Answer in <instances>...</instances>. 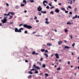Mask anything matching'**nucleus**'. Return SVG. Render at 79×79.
Wrapping results in <instances>:
<instances>
[{
	"label": "nucleus",
	"instance_id": "f257e3e1",
	"mask_svg": "<svg viewBox=\"0 0 79 79\" xmlns=\"http://www.w3.org/2000/svg\"><path fill=\"white\" fill-rule=\"evenodd\" d=\"M4 18L3 19H2L1 20L2 23H3V24H5V23H6V22L7 21V19L6 18H8L7 17H4Z\"/></svg>",
	"mask_w": 79,
	"mask_h": 79
},
{
	"label": "nucleus",
	"instance_id": "f03ea898",
	"mask_svg": "<svg viewBox=\"0 0 79 79\" xmlns=\"http://www.w3.org/2000/svg\"><path fill=\"white\" fill-rule=\"evenodd\" d=\"M23 27L29 29L32 28V26L31 25H28L27 24L23 25Z\"/></svg>",
	"mask_w": 79,
	"mask_h": 79
},
{
	"label": "nucleus",
	"instance_id": "7ed1b4c3",
	"mask_svg": "<svg viewBox=\"0 0 79 79\" xmlns=\"http://www.w3.org/2000/svg\"><path fill=\"white\" fill-rule=\"evenodd\" d=\"M42 9L40 6H39V7L37 8V10L38 11H41V10H42Z\"/></svg>",
	"mask_w": 79,
	"mask_h": 79
},
{
	"label": "nucleus",
	"instance_id": "20e7f679",
	"mask_svg": "<svg viewBox=\"0 0 79 79\" xmlns=\"http://www.w3.org/2000/svg\"><path fill=\"white\" fill-rule=\"evenodd\" d=\"M15 32H19V30H18V28H15Z\"/></svg>",
	"mask_w": 79,
	"mask_h": 79
},
{
	"label": "nucleus",
	"instance_id": "39448f33",
	"mask_svg": "<svg viewBox=\"0 0 79 79\" xmlns=\"http://www.w3.org/2000/svg\"><path fill=\"white\" fill-rule=\"evenodd\" d=\"M47 46H48L49 47H50V46H52V44H51L50 43H47Z\"/></svg>",
	"mask_w": 79,
	"mask_h": 79
},
{
	"label": "nucleus",
	"instance_id": "423d86ee",
	"mask_svg": "<svg viewBox=\"0 0 79 79\" xmlns=\"http://www.w3.org/2000/svg\"><path fill=\"white\" fill-rule=\"evenodd\" d=\"M55 11L56 13H59V12H60V10H59L58 8H57L55 9Z\"/></svg>",
	"mask_w": 79,
	"mask_h": 79
},
{
	"label": "nucleus",
	"instance_id": "0eeeda50",
	"mask_svg": "<svg viewBox=\"0 0 79 79\" xmlns=\"http://www.w3.org/2000/svg\"><path fill=\"white\" fill-rule=\"evenodd\" d=\"M55 56H56V58H59V56H58V53H56L55 54Z\"/></svg>",
	"mask_w": 79,
	"mask_h": 79
},
{
	"label": "nucleus",
	"instance_id": "6e6552de",
	"mask_svg": "<svg viewBox=\"0 0 79 79\" xmlns=\"http://www.w3.org/2000/svg\"><path fill=\"white\" fill-rule=\"evenodd\" d=\"M65 48H67V49H69L70 48H71L70 47H69V46H65L64 47Z\"/></svg>",
	"mask_w": 79,
	"mask_h": 79
},
{
	"label": "nucleus",
	"instance_id": "1a4fd4ad",
	"mask_svg": "<svg viewBox=\"0 0 79 79\" xmlns=\"http://www.w3.org/2000/svg\"><path fill=\"white\" fill-rule=\"evenodd\" d=\"M77 15H76L75 16L73 17L72 19H75V18H77Z\"/></svg>",
	"mask_w": 79,
	"mask_h": 79
},
{
	"label": "nucleus",
	"instance_id": "9d476101",
	"mask_svg": "<svg viewBox=\"0 0 79 79\" xmlns=\"http://www.w3.org/2000/svg\"><path fill=\"white\" fill-rule=\"evenodd\" d=\"M62 41H59L58 42V44L59 45H60V44H62Z\"/></svg>",
	"mask_w": 79,
	"mask_h": 79
},
{
	"label": "nucleus",
	"instance_id": "9b49d317",
	"mask_svg": "<svg viewBox=\"0 0 79 79\" xmlns=\"http://www.w3.org/2000/svg\"><path fill=\"white\" fill-rule=\"evenodd\" d=\"M10 12H9L7 14H4V16H9L10 15Z\"/></svg>",
	"mask_w": 79,
	"mask_h": 79
},
{
	"label": "nucleus",
	"instance_id": "f8f14e48",
	"mask_svg": "<svg viewBox=\"0 0 79 79\" xmlns=\"http://www.w3.org/2000/svg\"><path fill=\"white\" fill-rule=\"evenodd\" d=\"M15 8H16V9H19V6H15Z\"/></svg>",
	"mask_w": 79,
	"mask_h": 79
},
{
	"label": "nucleus",
	"instance_id": "ddd939ff",
	"mask_svg": "<svg viewBox=\"0 0 79 79\" xmlns=\"http://www.w3.org/2000/svg\"><path fill=\"white\" fill-rule=\"evenodd\" d=\"M35 68H36L37 70H39V69L40 70V68L39 67L36 66Z\"/></svg>",
	"mask_w": 79,
	"mask_h": 79
},
{
	"label": "nucleus",
	"instance_id": "4468645a",
	"mask_svg": "<svg viewBox=\"0 0 79 79\" xmlns=\"http://www.w3.org/2000/svg\"><path fill=\"white\" fill-rule=\"evenodd\" d=\"M21 30H23V28H21L19 29V32H21Z\"/></svg>",
	"mask_w": 79,
	"mask_h": 79
},
{
	"label": "nucleus",
	"instance_id": "2eb2a0df",
	"mask_svg": "<svg viewBox=\"0 0 79 79\" xmlns=\"http://www.w3.org/2000/svg\"><path fill=\"white\" fill-rule=\"evenodd\" d=\"M36 67H37V66H36L35 65V64H34L33 65L32 68H33V69H34V68H36Z\"/></svg>",
	"mask_w": 79,
	"mask_h": 79
},
{
	"label": "nucleus",
	"instance_id": "dca6fc26",
	"mask_svg": "<svg viewBox=\"0 0 79 79\" xmlns=\"http://www.w3.org/2000/svg\"><path fill=\"white\" fill-rule=\"evenodd\" d=\"M41 12L42 13H43V14H46V13H47V12L45 11H44V12L43 11H41Z\"/></svg>",
	"mask_w": 79,
	"mask_h": 79
},
{
	"label": "nucleus",
	"instance_id": "f3484780",
	"mask_svg": "<svg viewBox=\"0 0 79 79\" xmlns=\"http://www.w3.org/2000/svg\"><path fill=\"white\" fill-rule=\"evenodd\" d=\"M23 3H25V4H26V1L25 0H23Z\"/></svg>",
	"mask_w": 79,
	"mask_h": 79
},
{
	"label": "nucleus",
	"instance_id": "a211bd4d",
	"mask_svg": "<svg viewBox=\"0 0 79 79\" xmlns=\"http://www.w3.org/2000/svg\"><path fill=\"white\" fill-rule=\"evenodd\" d=\"M10 14H11V15H15V12H10Z\"/></svg>",
	"mask_w": 79,
	"mask_h": 79
},
{
	"label": "nucleus",
	"instance_id": "6ab92c4d",
	"mask_svg": "<svg viewBox=\"0 0 79 79\" xmlns=\"http://www.w3.org/2000/svg\"><path fill=\"white\" fill-rule=\"evenodd\" d=\"M60 69H61V68L60 67H59V68L57 69V71H60Z\"/></svg>",
	"mask_w": 79,
	"mask_h": 79
},
{
	"label": "nucleus",
	"instance_id": "aec40b11",
	"mask_svg": "<svg viewBox=\"0 0 79 79\" xmlns=\"http://www.w3.org/2000/svg\"><path fill=\"white\" fill-rule=\"evenodd\" d=\"M61 10H63V11H65V8H64L63 7H62L61 9Z\"/></svg>",
	"mask_w": 79,
	"mask_h": 79
},
{
	"label": "nucleus",
	"instance_id": "412c9836",
	"mask_svg": "<svg viewBox=\"0 0 79 79\" xmlns=\"http://www.w3.org/2000/svg\"><path fill=\"white\" fill-rule=\"evenodd\" d=\"M25 5L24 4H21L20 5V6H21V7H23V6H24Z\"/></svg>",
	"mask_w": 79,
	"mask_h": 79
},
{
	"label": "nucleus",
	"instance_id": "4be33fe9",
	"mask_svg": "<svg viewBox=\"0 0 79 79\" xmlns=\"http://www.w3.org/2000/svg\"><path fill=\"white\" fill-rule=\"evenodd\" d=\"M45 66H46V65H45V64H42V67L43 68H45Z\"/></svg>",
	"mask_w": 79,
	"mask_h": 79
},
{
	"label": "nucleus",
	"instance_id": "5701e85b",
	"mask_svg": "<svg viewBox=\"0 0 79 79\" xmlns=\"http://www.w3.org/2000/svg\"><path fill=\"white\" fill-rule=\"evenodd\" d=\"M28 73H29V74H32L33 73H32L31 71H29Z\"/></svg>",
	"mask_w": 79,
	"mask_h": 79
},
{
	"label": "nucleus",
	"instance_id": "b1692460",
	"mask_svg": "<svg viewBox=\"0 0 79 79\" xmlns=\"http://www.w3.org/2000/svg\"><path fill=\"white\" fill-rule=\"evenodd\" d=\"M43 3H48V2H47V1L44 0L43 2Z\"/></svg>",
	"mask_w": 79,
	"mask_h": 79
},
{
	"label": "nucleus",
	"instance_id": "393cba45",
	"mask_svg": "<svg viewBox=\"0 0 79 79\" xmlns=\"http://www.w3.org/2000/svg\"><path fill=\"white\" fill-rule=\"evenodd\" d=\"M74 11L75 12H77V9L76 8H75L74 9Z\"/></svg>",
	"mask_w": 79,
	"mask_h": 79
},
{
	"label": "nucleus",
	"instance_id": "a878e982",
	"mask_svg": "<svg viewBox=\"0 0 79 79\" xmlns=\"http://www.w3.org/2000/svg\"><path fill=\"white\" fill-rule=\"evenodd\" d=\"M46 24H49V22H48V21H46L45 22Z\"/></svg>",
	"mask_w": 79,
	"mask_h": 79
},
{
	"label": "nucleus",
	"instance_id": "bb28decb",
	"mask_svg": "<svg viewBox=\"0 0 79 79\" xmlns=\"http://www.w3.org/2000/svg\"><path fill=\"white\" fill-rule=\"evenodd\" d=\"M32 55H35V52L33 51L32 52Z\"/></svg>",
	"mask_w": 79,
	"mask_h": 79
},
{
	"label": "nucleus",
	"instance_id": "cd10ccee",
	"mask_svg": "<svg viewBox=\"0 0 79 79\" xmlns=\"http://www.w3.org/2000/svg\"><path fill=\"white\" fill-rule=\"evenodd\" d=\"M35 72L34 73L35 74H37V73H38L39 72H38V71H37V70H35Z\"/></svg>",
	"mask_w": 79,
	"mask_h": 79
},
{
	"label": "nucleus",
	"instance_id": "c85d7f7f",
	"mask_svg": "<svg viewBox=\"0 0 79 79\" xmlns=\"http://www.w3.org/2000/svg\"><path fill=\"white\" fill-rule=\"evenodd\" d=\"M67 24H69V25H71V23H70L69 22L67 23Z\"/></svg>",
	"mask_w": 79,
	"mask_h": 79
},
{
	"label": "nucleus",
	"instance_id": "c756f323",
	"mask_svg": "<svg viewBox=\"0 0 79 79\" xmlns=\"http://www.w3.org/2000/svg\"><path fill=\"white\" fill-rule=\"evenodd\" d=\"M31 71H36V69H34V68L32 69H31Z\"/></svg>",
	"mask_w": 79,
	"mask_h": 79
},
{
	"label": "nucleus",
	"instance_id": "7c9ffc66",
	"mask_svg": "<svg viewBox=\"0 0 79 79\" xmlns=\"http://www.w3.org/2000/svg\"><path fill=\"white\" fill-rule=\"evenodd\" d=\"M44 55L45 56H46V57H48V54H46V53H45V54H44Z\"/></svg>",
	"mask_w": 79,
	"mask_h": 79
},
{
	"label": "nucleus",
	"instance_id": "2f4dec72",
	"mask_svg": "<svg viewBox=\"0 0 79 79\" xmlns=\"http://www.w3.org/2000/svg\"><path fill=\"white\" fill-rule=\"evenodd\" d=\"M29 1L31 2V3H33V2H34V0H30Z\"/></svg>",
	"mask_w": 79,
	"mask_h": 79
},
{
	"label": "nucleus",
	"instance_id": "473e14b6",
	"mask_svg": "<svg viewBox=\"0 0 79 79\" xmlns=\"http://www.w3.org/2000/svg\"><path fill=\"white\" fill-rule=\"evenodd\" d=\"M45 76H46V77H48V73H46L45 74Z\"/></svg>",
	"mask_w": 79,
	"mask_h": 79
},
{
	"label": "nucleus",
	"instance_id": "72a5a7b5",
	"mask_svg": "<svg viewBox=\"0 0 79 79\" xmlns=\"http://www.w3.org/2000/svg\"><path fill=\"white\" fill-rule=\"evenodd\" d=\"M44 51H45V49H41V52H44Z\"/></svg>",
	"mask_w": 79,
	"mask_h": 79
},
{
	"label": "nucleus",
	"instance_id": "f704fd0d",
	"mask_svg": "<svg viewBox=\"0 0 79 79\" xmlns=\"http://www.w3.org/2000/svg\"><path fill=\"white\" fill-rule=\"evenodd\" d=\"M31 77L32 75H30L28 77V79H29V78H31Z\"/></svg>",
	"mask_w": 79,
	"mask_h": 79
},
{
	"label": "nucleus",
	"instance_id": "c9c22d12",
	"mask_svg": "<svg viewBox=\"0 0 79 79\" xmlns=\"http://www.w3.org/2000/svg\"><path fill=\"white\" fill-rule=\"evenodd\" d=\"M52 3V2H50V4L49 3L48 4L50 6H52V4H51Z\"/></svg>",
	"mask_w": 79,
	"mask_h": 79
},
{
	"label": "nucleus",
	"instance_id": "e433bc0d",
	"mask_svg": "<svg viewBox=\"0 0 79 79\" xmlns=\"http://www.w3.org/2000/svg\"><path fill=\"white\" fill-rule=\"evenodd\" d=\"M64 31H65V32L66 33V32H68V30H67V29H65Z\"/></svg>",
	"mask_w": 79,
	"mask_h": 79
},
{
	"label": "nucleus",
	"instance_id": "4c0bfd02",
	"mask_svg": "<svg viewBox=\"0 0 79 79\" xmlns=\"http://www.w3.org/2000/svg\"><path fill=\"white\" fill-rule=\"evenodd\" d=\"M54 13H53V11H51V12H50V14H52V15H53Z\"/></svg>",
	"mask_w": 79,
	"mask_h": 79
},
{
	"label": "nucleus",
	"instance_id": "58836bf2",
	"mask_svg": "<svg viewBox=\"0 0 79 79\" xmlns=\"http://www.w3.org/2000/svg\"><path fill=\"white\" fill-rule=\"evenodd\" d=\"M74 45H75V43H73V44H72V46L73 47H74Z\"/></svg>",
	"mask_w": 79,
	"mask_h": 79
},
{
	"label": "nucleus",
	"instance_id": "ea45409f",
	"mask_svg": "<svg viewBox=\"0 0 79 79\" xmlns=\"http://www.w3.org/2000/svg\"><path fill=\"white\" fill-rule=\"evenodd\" d=\"M47 9H49L50 8V7H49V6H47L46 7Z\"/></svg>",
	"mask_w": 79,
	"mask_h": 79
},
{
	"label": "nucleus",
	"instance_id": "a19ab883",
	"mask_svg": "<svg viewBox=\"0 0 79 79\" xmlns=\"http://www.w3.org/2000/svg\"><path fill=\"white\" fill-rule=\"evenodd\" d=\"M37 19V17L36 16H35V18H34V19L35 20H36Z\"/></svg>",
	"mask_w": 79,
	"mask_h": 79
},
{
	"label": "nucleus",
	"instance_id": "79ce46f5",
	"mask_svg": "<svg viewBox=\"0 0 79 79\" xmlns=\"http://www.w3.org/2000/svg\"><path fill=\"white\" fill-rule=\"evenodd\" d=\"M38 15H39L40 16V15H41V13L40 12H38Z\"/></svg>",
	"mask_w": 79,
	"mask_h": 79
},
{
	"label": "nucleus",
	"instance_id": "37998d69",
	"mask_svg": "<svg viewBox=\"0 0 79 79\" xmlns=\"http://www.w3.org/2000/svg\"><path fill=\"white\" fill-rule=\"evenodd\" d=\"M25 34H27V31H24Z\"/></svg>",
	"mask_w": 79,
	"mask_h": 79
},
{
	"label": "nucleus",
	"instance_id": "c03bdc74",
	"mask_svg": "<svg viewBox=\"0 0 79 79\" xmlns=\"http://www.w3.org/2000/svg\"><path fill=\"white\" fill-rule=\"evenodd\" d=\"M54 8V6H53L51 7H50V9H52L53 8Z\"/></svg>",
	"mask_w": 79,
	"mask_h": 79
},
{
	"label": "nucleus",
	"instance_id": "a18cd8bd",
	"mask_svg": "<svg viewBox=\"0 0 79 79\" xmlns=\"http://www.w3.org/2000/svg\"><path fill=\"white\" fill-rule=\"evenodd\" d=\"M13 16H11L10 15V18H9V19H11L12 18Z\"/></svg>",
	"mask_w": 79,
	"mask_h": 79
},
{
	"label": "nucleus",
	"instance_id": "49530a36",
	"mask_svg": "<svg viewBox=\"0 0 79 79\" xmlns=\"http://www.w3.org/2000/svg\"><path fill=\"white\" fill-rule=\"evenodd\" d=\"M6 5L7 6H9V4H8V3H6Z\"/></svg>",
	"mask_w": 79,
	"mask_h": 79
},
{
	"label": "nucleus",
	"instance_id": "de8ad7c7",
	"mask_svg": "<svg viewBox=\"0 0 79 79\" xmlns=\"http://www.w3.org/2000/svg\"><path fill=\"white\" fill-rule=\"evenodd\" d=\"M69 8V9H71V7L70 6H68Z\"/></svg>",
	"mask_w": 79,
	"mask_h": 79
},
{
	"label": "nucleus",
	"instance_id": "09e8293b",
	"mask_svg": "<svg viewBox=\"0 0 79 79\" xmlns=\"http://www.w3.org/2000/svg\"><path fill=\"white\" fill-rule=\"evenodd\" d=\"M44 6H47V5L45 4L44 2H43Z\"/></svg>",
	"mask_w": 79,
	"mask_h": 79
},
{
	"label": "nucleus",
	"instance_id": "8fccbe9b",
	"mask_svg": "<svg viewBox=\"0 0 79 79\" xmlns=\"http://www.w3.org/2000/svg\"><path fill=\"white\" fill-rule=\"evenodd\" d=\"M36 23H38V22H39V21L38 20H36Z\"/></svg>",
	"mask_w": 79,
	"mask_h": 79
},
{
	"label": "nucleus",
	"instance_id": "3c124183",
	"mask_svg": "<svg viewBox=\"0 0 79 79\" xmlns=\"http://www.w3.org/2000/svg\"><path fill=\"white\" fill-rule=\"evenodd\" d=\"M69 14L70 15H72V14H73V13H72V12H70L69 13Z\"/></svg>",
	"mask_w": 79,
	"mask_h": 79
},
{
	"label": "nucleus",
	"instance_id": "603ef678",
	"mask_svg": "<svg viewBox=\"0 0 79 79\" xmlns=\"http://www.w3.org/2000/svg\"><path fill=\"white\" fill-rule=\"evenodd\" d=\"M65 13H68V11H66L65 10Z\"/></svg>",
	"mask_w": 79,
	"mask_h": 79
},
{
	"label": "nucleus",
	"instance_id": "864d4df0",
	"mask_svg": "<svg viewBox=\"0 0 79 79\" xmlns=\"http://www.w3.org/2000/svg\"><path fill=\"white\" fill-rule=\"evenodd\" d=\"M69 18H71L72 17V15H69Z\"/></svg>",
	"mask_w": 79,
	"mask_h": 79
},
{
	"label": "nucleus",
	"instance_id": "5fc2aeb1",
	"mask_svg": "<svg viewBox=\"0 0 79 79\" xmlns=\"http://www.w3.org/2000/svg\"><path fill=\"white\" fill-rule=\"evenodd\" d=\"M68 64H70V62L69 61H68Z\"/></svg>",
	"mask_w": 79,
	"mask_h": 79
},
{
	"label": "nucleus",
	"instance_id": "6e6d98bb",
	"mask_svg": "<svg viewBox=\"0 0 79 79\" xmlns=\"http://www.w3.org/2000/svg\"><path fill=\"white\" fill-rule=\"evenodd\" d=\"M54 31H55V32H57V31L56 29L54 30Z\"/></svg>",
	"mask_w": 79,
	"mask_h": 79
},
{
	"label": "nucleus",
	"instance_id": "4d7b16f0",
	"mask_svg": "<svg viewBox=\"0 0 79 79\" xmlns=\"http://www.w3.org/2000/svg\"><path fill=\"white\" fill-rule=\"evenodd\" d=\"M45 52H47V53H48V50H45Z\"/></svg>",
	"mask_w": 79,
	"mask_h": 79
},
{
	"label": "nucleus",
	"instance_id": "13d9d810",
	"mask_svg": "<svg viewBox=\"0 0 79 79\" xmlns=\"http://www.w3.org/2000/svg\"><path fill=\"white\" fill-rule=\"evenodd\" d=\"M70 37L71 39H73V36L72 35L70 36Z\"/></svg>",
	"mask_w": 79,
	"mask_h": 79
},
{
	"label": "nucleus",
	"instance_id": "bf43d9fd",
	"mask_svg": "<svg viewBox=\"0 0 79 79\" xmlns=\"http://www.w3.org/2000/svg\"><path fill=\"white\" fill-rule=\"evenodd\" d=\"M10 24H13V22H11L10 23Z\"/></svg>",
	"mask_w": 79,
	"mask_h": 79
},
{
	"label": "nucleus",
	"instance_id": "052dcab7",
	"mask_svg": "<svg viewBox=\"0 0 79 79\" xmlns=\"http://www.w3.org/2000/svg\"><path fill=\"white\" fill-rule=\"evenodd\" d=\"M25 62H26V63H27V62H28V60H25Z\"/></svg>",
	"mask_w": 79,
	"mask_h": 79
},
{
	"label": "nucleus",
	"instance_id": "680f3d73",
	"mask_svg": "<svg viewBox=\"0 0 79 79\" xmlns=\"http://www.w3.org/2000/svg\"><path fill=\"white\" fill-rule=\"evenodd\" d=\"M40 61H42L43 60V58H41L40 59Z\"/></svg>",
	"mask_w": 79,
	"mask_h": 79
},
{
	"label": "nucleus",
	"instance_id": "e2e57ef3",
	"mask_svg": "<svg viewBox=\"0 0 79 79\" xmlns=\"http://www.w3.org/2000/svg\"><path fill=\"white\" fill-rule=\"evenodd\" d=\"M64 42L65 43H67V40H65L64 41Z\"/></svg>",
	"mask_w": 79,
	"mask_h": 79
},
{
	"label": "nucleus",
	"instance_id": "0e129e2a",
	"mask_svg": "<svg viewBox=\"0 0 79 79\" xmlns=\"http://www.w3.org/2000/svg\"><path fill=\"white\" fill-rule=\"evenodd\" d=\"M58 5H61V3H59Z\"/></svg>",
	"mask_w": 79,
	"mask_h": 79
},
{
	"label": "nucleus",
	"instance_id": "69168bd1",
	"mask_svg": "<svg viewBox=\"0 0 79 79\" xmlns=\"http://www.w3.org/2000/svg\"><path fill=\"white\" fill-rule=\"evenodd\" d=\"M36 32H35V31L33 32H32V34H35L36 33Z\"/></svg>",
	"mask_w": 79,
	"mask_h": 79
},
{
	"label": "nucleus",
	"instance_id": "338daca9",
	"mask_svg": "<svg viewBox=\"0 0 79 79\" xmlns=\"http://www.w3.org/2000/svg\"><path fill=\"white\" fill-rule=\"evenodd\" d=\"M23 26V24H20L19 25V26Z\"/></svg>",
	"mask_w": 79,
	"mask_h": 79
},
{
	"label": "nucleus",
	"instance_id": "774afa93",
	"mask_svg": "<svg viewBox=\"0 0 79 79\" xmlns=\"http://www.w3.org/2000/svg\"><path fill=\"white\" fill-rule=\"evenodd\" d=\"M27 10H25L24 11V13H27Z\"/></svg>",
	"mask_w": 79,
	"mask_h": 79
}]
</instances>
